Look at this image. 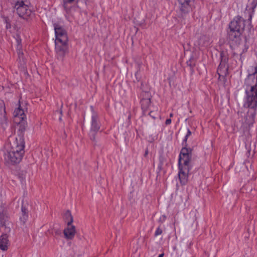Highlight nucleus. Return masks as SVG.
<instances>
[{"mask_svg": "<svg viewBox=\"0 0 257 257\" xmlns=\"http://www.w3.org/2000/svg\"><path fill=\"white\" fill-rule=\"evenodd\" d=\"M248 76L245 79L244 87L245 96L243 99V106L248 108L245 123L248 125L253 124L257 108V67L250 65L247 69Z\"/></svg>", "mask_w": 257, "mask_h": 257, "instance_id": "1", "label": "nucleus"}, {"mask_svg": "<svg viewBox=\"0 0 257 257\" xmlns=\"http://www.w3.org/2000/svg\"><path fill=\"white\" fill-rule=\"evenodd\" d=\"M25 142L21 136L11 137L10 143L6 145L4 150V159L8 165L19 164L24 154Z\"/></svg>", "mask_w": 257, "mask_h": 257, "instance_id": "2", "label": "nucleus"}, {"mask_svg": "<svg viewBox=\"0 0 257 257\" xmlns=\"http://www.w3.org/2000/svg\"><path fill=\"white\" fill-rule=\"evenodd\" d=\"M191 159V151L187 148H183L180 152L179 158L178 173L180 183L185 185L188 180V173L191 169L189 163Z\"/></svg>", "mask_w": 257, "mask_h": 257, "instance_id": "3", "label": "nucleus"}, {"mask_svg": "<svg viewBox=\"0 0 257 257\" xmlns=\"http://www.w3.org/2000/svg\"><path fill=\"white\" fill-rule=\"evenodd\" d=\"M55 51L58 56H63L68 51V37L65 30L59 24H54Z\"/></svg>", "mask_w": 257, "mask_h": 257, "instance_id": "4", "label": "nucleus"}, {"mask_svg": "<svg viewBox=\"0 0 257 257\" xmlns=\"http://www.w3.org/2000/svg\"><path fill=\"white\" fill-rule=\"evenodd\" d=\"M244 20L240 17H236L230 22L228 31L229 37L230 39L234 40L239 38L242 31L244 27Z\"/></svg>", "mask_w": 257, "mask_h": 257, "instance_id": "5", "label": "nucleus"}, {"mask_svg": "<svg viewBox=\"0 0 257 257\" xmlns=\"http://www.w3.org/2000/svg\"><path fill=\"white\" fill-rule=\"evenodd\" d=\"M143 97L141 100L142 109L143 111H150V113H152L154 109L151 108V94L149 92H144L143 93Z\"/></svg>", "mask_w": 257, "mask_h": 257, "instance_id": "6", "label": "nucleus"}, {"mask_svg": "<svg viewBox=\"0 0 257 257\" xmlns=\"http://www.w3.org/2000/svg\"><path fill=\"white\" fill-rule=\"evenodd\" d=\"M100 128V125L97 122V115L93 113L91 116V126L89 133V136L91 140L95 141V134Z\"/></svg>", "mask_w": 257, "mask_h": 257, "instance_id": "7", "label": "nucleus"}, {"mask_svg": "<svg viewBox=\"0 0 257 257\" xmlns=\"http://www.w3.org/2000/svg\"><path fill=\"white\" fill-rule=\"evenodd\" d=\"M8 118L6 111V106L4 101L0 100V124L5 127L7 125Z\"/></svg>", "mask_w": 257, "mask_h": 257, "instance_id": "8", "label": "nucleus"}, {"mask_svg": "<svg viewBox=\"0 0 257 257\" xmlns=\"http://www.w3.org/2000/svg\"><path fill=\"white\" fill-rule=\"evenodd\" d=\"M63 233L66 239L71 240L74 237L76 233L75 227L72 223L67 224V226L64 229Z\"/></svg>", "mask_w": 257, "mask_h": 257, "instance_id": "9", "label": "nucleus"}, {"mask_svg": "<svg viewBox=\"0 0 257 257\" xmlns=\"http://www.w3.org/2000/svg\"><path fill=\"white\" fill-rule=\"evenodd\" d=\"M192 0H178L180 9L184 13L190 12L192 10Z\"/></svg>", "mask_w": 257, "mask_h": 257, "instance_id": "10", "label": "nucleus"}, {"mask_svg": "<svg viewBox=\"0 0 257 257\" xmlns=\"http://www.w3.org/2000/svg\"><path fill=\"white\" fill-rule=\"evenodd\" d=\"M8 218L6 207L0 203V224L2 225H5Z\"/></svg>", "mask_w": 257, "mask_h": 257, "instance_id": "11", "label": "nucleus"}, {"mask_svg": "<svg viewBox=\"0 0 257 257\" xmlns=\"http://www.w3.org/2000/svg\"><path fill=\"white\" fill-rule=\"evenodd\" d=\"M228 65H218L217 73L219 75V79H224L228 74Z\"/></svg>", "mask_w": 257, "mask_h": 257, "instance_id": "12", "label": "nucleus"}, {"mask_svg": "<svg viewBox=\"0 0 257 257\" xmlns=\"http://www.w3.org/2000/svg\"><path fill=\"white\" fill-rule=\"evenodd\" d=\"M9 245L8 237L7 234H3L0 237V249L7 250Z\"/></svg>", "mask_w": 257, "mask_h": 257, "instance_id": "13", "label": "nucleus"}, {"mask_svg": "<svg viewBox=\"0 0 257 257\" xmlns=\"http://www.w3.org/2000/svg\"><path fill=\"white\" fill-rule=\"evenodd\" d=\"M16 40L18 43L17 47V51L18 55V57L20 60V63H26L24 61V53L22 50V47H21V40L20 39L19 37L18 36L16 38Z\"/></svg>", "mask_w": 257, "mask_h": 257, "instance_id": "14", "label": "nucleus"}, {"mask_svg": "<svg viewBox=\"0 0 257 257\" xmlns=\"http://www.w3.org/2000/svg\"><path fill=\"white\" fill-rule=\"evenodd\" d=\"M25 109L23 108L21 105L16 108L14 112V115L15 117H19L20 121L24 120L26 118L25 114Z\"/></svg>", "mask_w": 257, "mask_h": 257, "instance_id": "15", "label": "nucleus"}, {"mask_svg": "<svg viewBox=\"0 0 257 257\" xmlns=\"http://www.w3.org/2000/svg\"><path fill=\"white\" fill-rule=\"evenodd\" d=\"M64 218L67 224H71L73 222V217L69 211H67L64 215Z\"/></svg>", "mask_w": 257, "mask_h": 257, "instance_id": "16", "label": "nucleus"}, {"mask_svg": "<svg viewBox=\"0 0 257 257\" xmlns=\"http://www.w3.org/2000/svg\"><path fill=\"white\" fill-rule=\"evenodd\" d=\"M210 44L209 39L206 37H202L200 40V47H207Z\"/></svg>", "mask_w": 257, "mask_h": 257, "instance_id": "17", "label": "nucleus"}, {"mask_svg": "<svg viewBox=\"0 0 257 257\" xmlns=\"http://www.w3.org/2000/svg\"><path fill=\"white\" fill-rule=\"evenodd\" d=\"M2 17L3 18L5 23L6 24V27L7 29H11V25L10 24V17L6 16L5 14H3Z\"/></svg>", "mask_w": 257, "mask_h": 257, "instance_id": "18", "label": "nucleus"}, {"mask_svg": "<svg viewBox=\"0 0 257 257\" xmlns=\"http://www.w3.org/2000/svg\"><path fill=\"white\" fill-rule=\"evenodd\" d=\"M162 233V229L160 227H158L155 232V236H157L160 234H161Z\"/></svg>", "mask_w": 257, "mask_h": 257, "instance_id": "19", "label": "nucleus"}, {"mask_svg": "<svg viewBox=\"0 0 257 257\" xmlns=\"http://www.w3.org/2000/svg\"><path fill=\"white\" fill-rule=\"evenodd\" d=\"M74 0H63V5L66 10H67V4L73 2Z\"/></svg>", "mask_w": 257, "mask_h": 257, "instance_id": "20", "label": "nucleus"}, {"mask_svg": "<svg viewBox=\"0 0 257 257\" xmlns=\"http://www.w3.org/2000/svg\"><path fill=\"white\" fill-rule=\"evenodd\" d=\"M166 219V216L165 215H162L159 218V221L163 223Z\"/></svg>", "mask_w": 257, "mask_h": 257, "instance_id": "21", "label": "nucleus"}, {"mask_svg": "<svg viewBox=\"0 0 257 257\" xmlns=\"http://www.w3.org/2000/svg\"><path fill=\"white\" fill-rule=\"evenodd\" d=\"M171 123V119L170 118L167 119L165 122L166 125L170 124Z\"/></svg>", "mask_w": 257, "mask_h": 257, "instance_id": "22", "label": "nucleus"}, {"mask_svg": "<svg viewBox=\"0 0 257 257\" xmlns=\"http://www.w3.org/2000/svg\"><path fill=\"white\" fill-rule=\"evenodd\" d=\"M191 135V132L190 131V130L189 128H188L186 136H187V137H189Z\"/></svg>", "mask_w": 257, "mask_h": 257, "instance_id": "23", "label": "nucleus"}, {"mask_svg": "<svg viewBox=\"0 0 257 257\" xmlns=\"http://www.w3.org/2000/svg\"><path fill=\"white\" fill-rule=\"evenodd\" d=\"M188 138V137H187V136L185 135V136L183 139V142L186 143L187 141Z\"/></svg>", "mask_w": 257, "mask_h": 257, "instance_id": "24", "label": "nucleus"}, {"mask_svg": "<svg viewBox=\"0 0 257 257\" xmlns=\"http://www.w3.org/2000/svg\"><path fill=\"white\" fill-rule=\"evenodd\" d=\"M164 255V253H161L159 255V256L158 257H163Z\"/></svg>", "mask_w": 257, "mask_h": 257, "instance_id": "25", "label": "nucleus"}, {"mask_svg": "<svg viewBox=\"0 0 257 257\" xmlns=\"http://www.w3.org/2000/svg\"><path fill=\"white\" fill-rule=\"evenodd\" d=\"M23 218H24V219L26 220L27 218V216L25 214H24Z\"/></svg>", "mask_w": 257, "mask_h": 257, "instance_id": "26", "label": "nucleus"}, {"mask_svg": "<svg viewBox=\"0 0 257 257\" xmlns=\"http://www.w3.org/2000/svg\"><path fill=\"white\" fill-rule=\"evenodd\" d=\"M22 211L23 213L24 212V208L23 207H22Z\"/></svg>", "mask_w": 257, "mask_h": 257, "instance_id": "27", "label": "nucleus"}, {"mask_svg": "<svg viewBox=\"0 0 257 257\" xmlns=\"http://www.w3.org/2000/svg\"><path fill=\"white\" fill-rule=\"evenodd\" d=\"M170 117H172L173 116V114L172 113H171L170 115Z\"/></svg>", "mask_w": 257, "mask_h": 257, "instance_id": "28", "label": "nucleus"}, {"mask_svg": "<svg viewBox=\"0 0 257 257\" xmlns=\"http://www.w3.org/2000/svg\"><path fill=\"white\" fill-rule=\"evenodd\" d=\"M148 154V152H146L145 155H147Z\"/></svg>", "mask_w": 257, "mask_h": 257, "instance_id": "29", "label": "nucleus"}]
</instances>
